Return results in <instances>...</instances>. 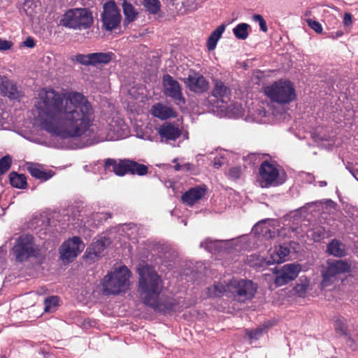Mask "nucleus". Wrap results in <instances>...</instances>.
<instances>
[{"label": "nucleus", "instance_id": "a18cd8bd", "mask_svg": "<svg viewBox=\"0 0 358 358\" xmlns=\"http://www.w3.org/2000/svg\"><path fill=\"white\" fill-rule=\"evenodd\" d=\"M334 326H335V329L338 333H339L341 334H345L346 327L341 320H337L335 322Z\"/></svg>", "mask_w": 358, "mask_h": 358}, {"label": "nucleus", "instance_id": "ddd939ff", "mask_svg": "<svg viewBox=\"0 0 358 358\" xmlns=\"http://www.w3.org/2000/svg\"><path fill=\"white\" fill-rule=\"evenodd\" d=\"M164 94L171 97L177 104L185 103V99L182 96V90L179 83L170 75L163 77Z\"/></svg>", "mask_w": 358, "mask_h": 358}, {"label": "nucleus", "instance_id": "b1692460", "mask_svg": "<svg viewBox=\"0 0 358 358\" xmlns=\"http://www.w3.org/2000/svg\"><path fill=\"white\" fill-rule=\"evenodd\" d=\"M245 120L251 122L266 123L268 121V113L262 104H257L252 110H249Z\"/></svg>", "mask_w": 358, "mask_h": 358}, {"label": "nucleus", "instance_id": "864d4df0", "mask_svg": "<svg viewBox=\"0 0 358 358\" xmlns=\"http://www.w3.org/2000/svg\"><path fill=\"white\" fill-rule=\"evenodd\" d=\"M353 176L358 180V171L352 172Z\"/></svg>", "mask_w": 358, "mask_h": 358}, {"label": "nucleus", "instance_id": "49530a36", "mask_svg": "<svg viewBox=\"0 0 358 358\" xmlns=\"http://www.w3.org/2000/svg\"><path fill=\"white\" fill-rule=\"evenodd\" d=\"M352 16L350 13H345L344 14V17H343V24L345 27H349V26H351L352 24Z\"/></svg>", "mask_w": 358, "mask_h": 358}, {"label": "nucleus", "instance_id": "6e6552de", "mask_svg": "<svg viewBox=\"0 0 358 358\" xmlns=\"http://www.w3.org/2000/svg\"><path fill=\"white\" fill-rule=\"evenodd\" d=\"M17 262H22L32 257H37L39 248L34 242V237L24 234L20 236L13 248Z\"/></svg>", "mask_w": 358, "mask_h": 358}, {"label": "nucleus", "instance_id": "79ce46f5", "mask_svg": "<svg viewBox=\"0 0 358 358\" xmlns=\"http://www.w3.org/2000/svg\"><path fill=\"white\" fill-rule=\"evenodd\" d=\"M243 170L241 166H234L231 167L229 170L228 176L230 179L232 180H237L240 178L241 174H242Z\"/></svg>", "mask_w": 358, "mask_h": 358}, {"label": "nucleus", "instance_id": "f257e3e1", "mask_svg": "<svg viewBox=\"0 0 358 358\" xmlns=\"http://www.w3.org/2000/svg\"><path fill=\"white\" fill-rule=\"evenodd\" d=\"M35 120L52 136L86 138L88 145L117 141L129 134L127 125L120 117L113 118L106 129L98 128L92 104L82 92L73 90H40L35 101Z\"/></svg>", "mask_w": 358, "mask_h": 358}, {"label": "nucleus", "instance_id": "6e6d98bb", "mask_svg": "<svg viewBox=\"0 0 358 358\" xmlns=\"http://www.w3.org/2000/svg\"><path fill=\"white\" fill-rule=\"evenodd\" d=\"M231 241L233 243H235V244L236 245V244H238V243H239L240 241L238 239H233V240H231Z\"/></svg>", "mask_w": 358, "mask_h": 358}, {"label": "nucleus", "instance_id": "8fccbe9b", "mask_svg": "<svg viewBox=\"0 0 358 358\" xmlns=\"http://www.w3.org/2000/svg\"><path fill=\"white\" fill-rule=\"evenodd\" d=\"M24 46L27 48H34L35 46V41L34 38L29 37L23 42Z\"/></svg>", "mask_w": 358, "mask_h": 358}, {"label": "nucleus", "instance_id": "f03ea898", "mask_svg": "<svg viewBox=\"0 0 358 358\" xmlns=\"http://www.w3.org/2000/svg\"><path fill=\"white\" fill-rule=\"evenodd\" d=\"M137 271L139 275L138 291L145 305L163 313L180 310L181 307L177 306L174 299H166L160 296L162 280L152 266L143 262L139 264Z\"/></svg>", "mask_w": 358, "mask_h": 358}, {"label": "nucleus", "instance_id": "4be33fe9", "mask_svg": "<svg viewBox=\"0 0 358 358\" xmlns=\"http://www.w3.org/2000/svg\"><path fill=\"white\" fill-rule=\"evenodd\" d=\"M0 90L3 96H8L11 99L19 98L21 94L13 81L5 76H0Z\"/></svg>", "mask_w": 358, "mask_h": 358}, {"label": "nucleus", "instance_id": "0eeeda50", "mask_svg": "<svg viewBox=\"0 0 358 358\" xmlns=\"http://www.w3.org/2000/svg\"><path fill=\"white\" fill-rule=\"evenodd\" d=\"M214 87L211 92V95L215 97L217 102L220 101L223 103L222 106H217L222 109L226 110L229 113L235 117H239L243 115V109L240 104L234 103L228 106L227 103L230 101L231 90L223 82L220 80H213Z\"/></svg>", "mask_w": 358, "mask_h": 358}, {"label": "nucleus", "instance_id": "473e14b6", "mask_svg": "<svg viewBox=\"0 0 358 358\" xmlns=\"http://www.w3.org/2000/svg\"><path fill=\"white\" fill-rule=\"evenodd\" d=\"M122 8L125 16V22H133L137 16V12L134 7L130 3L124 1L122 3Z\"/></svg>", "mask_w": 358, "mask_h": 358}, {"label": "nucleus", "instance_id": "680f3d73", "mask_svg": "<svg viewBox=\"0 0 358 358\" xmlns=\"http://www.w3.org/2000/svg\"><path fill=\"white\" fill-rule=\"evenodd\" d=\"M332 358H338V357H332Z\"/></svg>", "mask_w": 358, "mask_h": 358}, {"label": "nucleus", "instance_id": "3c124183", "mask_svg": "<svg viewBox=\"0 0 358 358\" xmlns=\"http://www.w3.org/2000/svg\"><path fill=\"white\" fill-rule=\"evenodd\" d=\"M343 35V32L342 31H337L335 33H332L331 37L333 38H336L341 37Z\"/></svg>", "mask_w": 358, "mask_h": 358}, {"label": "nucleus", "instance_id": "cd10ccee", "mask_svg": "<svg viewBox=\"0 0 358 358\" xmlns=\"http://www.w3.org/2000/svg\"><path fill=\"white\" fill-rule=\"evenodd\" d=\"M225 24H222L212 32L207 41V47L209 50H213L215 48L218 41L225 30Z\"/></svg>", "mask_w": 358, "mask_h": 358}, {"label": "nucleus", "instance_id": "de8ad7c7", "mask_svg": "<svg viewBox=\"0 0 358 358\" xmlns=\"http://www.w3.org/2000/svg\"><path fill=\"white\" fill-rule=\"evenodd\" d=\"M12 43L0 38V50H6L11 48Z\"/></svg>", "mask_w": 358, "mask_h": 358}, {"label": "nucleus", "instance_id": "c85d7f7f", "mask_svg": "<svg viewBox=\"0 0 358 358\" xmlns=\"http://www.w3.org/2000/svg\"><path fill=\"white\" fill-rule=\"evenodd\" d=\"M224 245H227V242L217 240L213 241L207 238L200 243V247L205 248L209 252L213 253L216 251H220Z\"/></svg>", "mask_w": 358, "mask_h": 358}, {"label": "nucleus", "instance_id": "f704fd0d", "mask_svg": "<svg viewBox=\"0 0 358 358\" xmlns=\"http://www.w3.org/2000/svg\"><path fill=\"white\" fill-rule=\"evenodd\" d=\"M129 172L132 174L144 176L148 173V167L144 164H138L134 161L129 160Z\"/></svg>", "mask_w": 358, "mask_h": 358}, {"label": "nucleus", "instance_id": "f3484780", "mask_svg": "<svg viewBox=\"0 0 358 358\" xmlns=\"http://www.w3.org/2000/svg\"><path fill=\"white\" fill-rule=\"evenodd\" d=\"M277 229L275 227L273 221L271 220H264L257 223L252 228V231L257 235L259 238L269 240L275 237Z\"/></svg>", "mask_w": 358, "mask_h": 358}, {"label": "nucleus", "instance_id": "603ef678", "mask_svg": "<svg viewBox=\"0 0 358 358\" xmlns=\"http://www.w3.org/2000/svg\"><path fill=\"white\" fill-rule=\"evenodd\" d=\"M181 168V166L179 164H176V166H174V169L176 171H179Z\"/></svg>", "mask_w": 358, "mask_h": 358}, {"label": "nucleus", "instance_id": "a211bd4d", "mask_svg": "<svg viewBox=\"0 0 358 358\" xmlns=\"http://www.w3.org/2000/svg\"><path fill=\"white\" fill-rule=\"evenodd\" d=\"M158 134L162 142L169 143L176 141L181 135V130L178 127L171 123H164L158 129Z\"/></svg>", "mask_w": 358, "mask_h": 358}, {"label": "nucleus", "instance_id": "aec40b11", "mask_svg": "<svg viewBox=\"0 0 358 358\" xmlns=\"http://www.w3.org/2000/svg\"><path fill=\"white\" fill-rule=\"evenodd\" d=\"M302 225L298 228L292 227L293 231H295L297 235L303 236L305 234L310 237L315 242L320 241L322 238L325 237L326 231L323 227L316 226L311 229H306Z\"/></svg>", "mask_w": 358, "mask_h": 358}, {"label": "nucleus", "instance_id": "a19ab883", "mask_svg": "<svg viewBox=\"0 0 358 358\" xmlns=\"http://www.w3.org/2000/svg\"><path fill=\"white\" fill-rule=\"evenodd\" d=\"M12 159L8 155L0 159V175L6 173L10 167Z\"/></svg>", "mask_w": 358, "mask_h": 358}, {"label": "nucleus", "instance_id": "bb28decb", "mask_svg": "<svg viewBox=\"0 0 358 358\" xmlns=\"http://www.w3.org/2000/svg\"><path fill=\"white\" fill-rule=\"evenodd\" d=\"M108 244L109 240L106 237L97 239L96 241L93 242L91 244V245L87 248V255L91 259L93 258L92 257V255H94V257L101 256Z\"/></svg>", "mask_w": 358, "mask_h": 358}, {"label": "nucleus", "instance_id": "13d9d810", "mask_svg": "<svg viewBox=\"0 0 358 358\" xmlns=\"http://www.w3.org/2000/svg\"><path fill=\"white\" fill-rule=\"evenodd\" d=\"M100 215H100V214H99V213H96V214L95 215V216H96V217H99V216H100Z\"/></svg>", "mask_w": 358, "mask_h": 358}, {"label": "nucleus", "instance_id": "4d7b16f0", "mask_svg": "<svg viewBox=\"0 0 358 358\" xmlns=\"http://www.w3.org/2000/svg\"><path fill=\"white\" fill-rule=\"evenodd\" d=\"M177 161H178V159H176H176H174L173 160V163H176V162H177Z\"/></svg>", "mask_w": 358, "mask_h": 358}, {"label": "nucleus", "instance_id": "20e7f679", "mask_svg": "<svg viewBox=\"0 0 358 358\" xmlns=\"http://www.w3.org/2000/svg\"><path fill=\"white\" fill-rule=\"evenodd\" d=\"M265 94L273 102L287 104L296 98L294 85L288 80H280L264 87Z\"/></svg>", "mask_w": 358, "mask_h": 358}, {"label": "nucleus", "instance_id": "423d86ee", "mask_svg": "<svg viewBox=\"0 0 358 358\" xmlns=\"http://www.w3.org/2000/svg\"><path fill=\"white\" fill-rule=\"evenodd\" d=\"M93 23L92 13L87 8H75L67 10L61 20V24L74 29H85Z\"/></svg>", "mask_w": 358, "mask_h": 358}, {"label": "nucleus", "instance_id": "c9c22d12", "mask_svg": "<svg viewBox=\"0 0 358 358\" xmlns=\"http://www.w3.org/2000/svg\"><path fill=\"white\" fill-rule=\"evenodd\" d=\"M44 311L45 313H52L56 310L59 305V297L52 296L46 298L44 301Z\"/></svg>", "mask_w": 358, "mask_h": 358}, {"label": "nucleus", "instance_id": "9d476101", "mask_svg": "<svg viewBox=\"0 0 358 358\" xmlns=\"http://www.w3.org/2000/svg\"><path fill=\"white\" fill-rule=\"evenodd\" d=\"M84 248L85 244L80 237L69 238L59 248L60 259L64 262H73Z\"/></svg>", "mask_w": 358, "mask_h": 358}, {"label": "nucleus", "instance_id": "ea45409f", "mask_svg": "<svg viewBox=\"0 0 358 358\" xmlns=\"http://www.w3.org/2000/svg\"><path fill=\"white\" fill-rule=\"evenodd\" d=\"M266 332V327L264 326H261L257 327L255 329H248L246 331V334L248 336L249 338L251 340H257L259 339L264 333Z\"/></svg>", "mask_w": 358, "mask_h": 358}, {"label": "nucleus", "instance_id": "37998d69", "mask_svg": "<svg viewBox=\"0 0 358 358\" xmlns=\"http://www.w3.org/2000/svg\"><path fill=\"white\" fill-rule=\"evenodd\" d=\"M308 25L313 29L316 33L321 34L322 32V27L321 24L315 20L308 19L306 20Z\"/></svg>", "mask_w": 358, "mask_h": 358}, {"label": "nucleus", "instance_id": "58836bf2", "mask_svg": "<svg viewBox=\"0 0 358 358\" xmlns=\"http://www.w3.org/2000/svg\"><path fill=\"white\" fill-rule=\"evenodd\" d=\"M310 285V280L306 276H301L299 282L294 287L295 292L299 295L303 294L307 291Z\"/></svg>", "mask_w": 358, "mask_h": 358}, {"label": "nucleus", "instance_id": "5701e85b", "mask_svg": "<svg viewBox=\"0 0 358 358\" xmlns=\"http://www.w3.org/2000/svg\"><path fill=\"white\" fill-rule=\"evenodd\" d=\"M129 160H122L117 162L112 159H107L104 164L106 171L114 172L115 175L122 176L129 173Z\"/></svg>", "mask_w": 358, "mask_h": 358}, {"label": "nucleus", "instance_id": "6ab92c4d", "mask_svg": "<svg viewBox=\"0 0 358 358\" xmlns=\"http://www.w3.org/2000/svg\"><path fill=\"white\" fill-rule=\"evenodd\" d=\"M289 253L290 249L287 245H275L268 251L269 257L267 263L273 264L284 262L287 260Z\"/></svg>", "mask_w": 358, "mask_h": 358}, {"label": "nucleus", "instance_id": "c03bdc74", "mask_svg": "<svg viewBox=\"0 0 358 358\" xmlns=\"http://www.w3.org/2000/svg\"><path fill=\"white\" fill-rule=\"evenodd\" d=\"M253 20L258 22L260 27V29L264 31H267V26L266 21L263 18V17L261 15H255L253 17Z\"/></svg>", "mask_w": 358, "mask_h": 358}, {"label": "nucleus", "instance_id": "72a5a7b5", "mask_svg": "<svg viewBox=\"0 0 358 358\" xmlns=\"http://www.w3.org/2000/svg\"><path fill=\"white\" fill-rule=\"evenodd\" d=\"M249 27V24L246 23H240L234 28L233 33L238 39L245 40L248 36Z\"/></svg>", "mask_w": 358, "mask_h": 358}, {"label": "nucleus", "instance_id": "7c9ffc66", "mask_svg": "<svg viewBox=\"0 0 358 358\" xmlns=\"http://www.w3.org/2000/svg\"><path fill=\"white\" fill-rule=\"evenodd\" d=\"M227 287L228 283L226 285L220 282L215 283L213 286L208 288V296L209 297L220 296L223 293L229 292Z\"/></svg>", "mask_w": 358, "mask_h": 358}, {"label": "nucleus", "instance_id": "2eb2a0df", "mask_svg": "<svg viewBox=\"0 0 358 358\" xmlns=\"http://www.w3.org/2000/svg\"><path fill=\"white\" fill-rule=\"evenodd\" d=\"M279 176L276 166L268 161L262 163L259 168L260 182L262 187L275 184Z\"/></svg>", "mask_w": 358, "mask_h": 358}, {"label": "nucleus", "instance_id": "052dcab7", "mask_svg": "<svg viewBox=\"0 0 358 358\" xmlns=\"http://www.w3.org/2000/svg\"><path fill=\"white\" fill-rule=\"evenodd\" d=\"M1 358H6L4 355L1 356Z\"/></svg>", "mask_w": 358, "mask_h": 358}, {"label": "nucleus", "instance_id": "09e8293b", "mask_svg": "<svg viewBox=\"0 0 358 358\" xmlns=\"http://www.w3.org/2000/svg\"><path fill=\"white\" fill-rule=\"evenodd\" d=\"M224 159L221 157H215L213 160V166L215 169L220 168L224 164Z\"/></svg>", "mask_w": 358, "mask_h": 358}, {"label": "nucleus", "instance_id": "bf43d9fd", "mask_svg": "<svg viewBox=\"0 0 358 358\" xmlns=\"http://www.w3.org/2000/svg\"><path fill=\"white\" fill-rule=\"evenodd\" d=\"M255 154H252V155H251V157H255Z\"/></svg>", "mask_w": 358, "mask_h": 358}, {"label": "nucleus", "instance_id": "dca6fc26", "mask_svg": "<svg viewBox=\"0 0 358 358\" xmlns=\"http://www.w3.org/2000/svg\"><path fill=\"white\" fill-rule=\"evenodd\" d=\"M184 82L190 91L196 94H202L209 88L208 82L199 73L189 74Z\"/></svg>", "mask_w": 358, "mask_h": 358}, {"label": "nucleus", "instance_id": "2f4dec72", "mask_svg": "<svg viewBox=\"0 0 358 358\" xmlns=\"http://www.w3.org/2000/svg\"><path fill=\"white\" fill-rule=\"evenodd\" d=\"M10 182L13 187L24 189L27 185L26 177L22 174L13 172L10 174Z\"/></svg>", "mask_w": 358, "mask_h": 358}, {"label": "nucleus", "instance_id": "412c9836", "mask_svg": "<svg viewBox=\"0 0 358 358\" xmlns=\"http://www.w3.org/2000/svg\"><path fill=\"white\" fill-rule=\"evenodd\" d=\"M206 193L205 185H197L189 189L182 196V200L189 206H193L199 201Z\"/></svg>", "mask_w": 358, "mask_h": 358}, {"label": "nucleus", "instance_id": "f8f14e48", "mask_svg": "<svg viewBox=\"0 0 358 358\" xmlns=\"http://www.w3.org/2000/svg\"><path fill=\"white\" fill-rule=\"evenodd\" d=\"M101 19L107 30H113L119 25L121 15L114 1H108L104 4Z\"/></svg>", "mask_w": 358, "mask_h": 358}, {"label": "nucleus", "instance_id": "a878e982", "mask_svg": "<svg viewBox=\"0 0 358 358\" xmlns=\"http://www.w3.org/2000/svg\"><path fill=\"white\" fill-rule=\"evenodd\" d=\"M27 170L31 176L43 181L51 178L53 173L50 170H45L40 164L29 163L27 164Z\"/></svg>", "mask_w": 358, "mask_h": 358}, {"label": "nucleus", "instance_id": "c756f323", "mask_svg": "<svg viewBox=\"0 0 358 358\" xmlns=\"http://www.w3.org/2000/svg\"><path fill=\"white\" fill-rule=\"evenodd\" d=\"M327 252L335 257H343L345 255L344 245L338 240H332L327 245Z\"/></svg>", "mask_w": 358, "mask_h": 358}, {"label": "nucleus", "instance_id": "39448f33", "mask_svg": "<svg viewBox=\"0 0 358 358\" xmlns=\"http://www.w3.org/2000/svg\"><path fill=\"white\" fill-rule=\"evenodd\" d=\"M352 271L351 262L342 259H328L326 266L322 271V287H327L338 281V275L348 273Z\"/></svg>", "mask_w": 358, "mask_h": 358}, {"label": "nucleus", "instance_id": "393cba45", "mask_svg": "<svg viewBox=\"0 0 358 358\" xmlns=\"http://www.w3.org/2000/svg\"><path fill=\"white\" fill-rule=\"evenodd\" d=\"M150 111L152 115L161 120L176 116V111L171 107L160 103L153 105Z\"/></svg>", "mask_w": 358, "mask_h": 358}, {"label": "nucleus", "instance_id": "4468645a", "mask_svg": "<svg viewBox=\"0 0 358 358\" xmlns=\"http://www.w3.org/2000/svg\"><path fill=\"white\" fill-rule=\"evenodd\" d=\"M112 52H94L87 55L78 54L76 56V61L85 66H96L97 64H106L113 59Z\"/></svg>", "mask_w": 358, "mask_h": 358}, {"label": "nucleus", "instance_id": "9b49d317", "mask_svg": "<svg viewBox=\"0 0 358 358\" xmlns=\"http://www.w3.org/2000/svg\"><path fill=\"white\" fill-rule=\"evenodd\" d=\"M302 266L298 263L287 264L280 268H275V284L277 287L285 285L297 278Z\"/></svg>", "mask_w": 358, "mask_h": 358}, {"label": "nucleus", "instance_id": "5fc2aeb1", "mask_svg": "<svg viewBox=\"0 0 358 358\" xmlns=\"http://www.w3.org/2000/svg\"><path fill=\"white\" fill-rule=\"evenodd\" d=\"M319 184L320 187H324L327 185V182L325 181H320L319 182Z\"/></svg>", "mask_w": 358, "mask_h": 358}, {"label": "nucleus", "instance_id": "7ed1b4c3", "mask_svg": "<svg viewBox=\"0 0 358 358\" xmlns=\"http://www.w3.org/2000/svg\"><path fill=\"white\" fill-rule=\"evenodd\" d=\"M131 273L125 266L108 273L101 280L103 293L116 295L125 292L129 286Z\"/></svg>", "mask_w": 358, "mask_h": 358}, {"label": "nucleus", "instance_id": "1a4fd4ad", "mask_svg": "<svg viewBox=\"0 0 358 358\" xmlns=\"http://www.w3.org/2000/svg\"><path fill=\"white\" fill-rule=\"evenodd\" d=\"M227 289L235 299L240 302H245L254 297L257 286L250 280L232 279L228 283Z\"/></svg>", "mask_w": 358, "mask_h": 358}, {"label": "nucleus", "instance_id": "e433bc0d", "mask_svg": "<svg viewBox=\"0 0 358 358\" xmlns=\"http://www.w3.org/2000/svg\"><path fill=\"white\" fill-rule=\"evenodd\" d=\"M143 5L150 13L157 14L161 7V3L159 0H143Z\"/></svg>", "mask_w": 358, "mask_h": 358}, {"label": "nucleus", "instance_id": "4c0bfd02", "mask_svg": "<svg viewBox=\"0 0 358 358\" xmlns=\"http://www.w3.org/2000/svg\"><path fill=\"white\" fill-rule=\"evenodd\" d=\"M268 258L265 259L263 257H260L258 255H251L248 259V263L252 267L260 268L264 266L271 265V264L267 263Z\"/></svg>", "mask_w": 358, "mask_h": 358}]
</instances>
